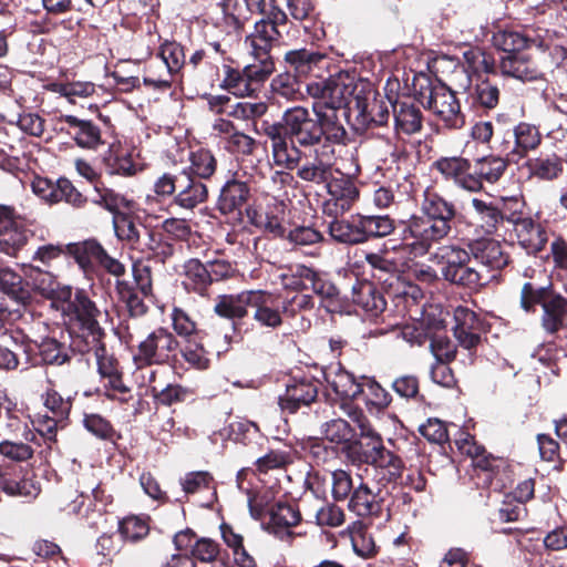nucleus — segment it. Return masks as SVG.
<instances>
[{
    "mask_svg": "<svg viewBox=\"0 0 567 567\" xmlns=\"http://www.w3.org/2000/svg\"><path fill=\"white\" fill-rule=\"evenodd\" d=\"M352 90V80L344 74L310 82L307 92L313 99L315 118L308 109L293 106L282 113L279 122H262L261 130L271 141L274 163L293 171L299 165L301 146L312 141L311 133L321 123L322 114H329L332 106H342Z\"/></svg>",
    "mask_w": 567,
    "mask_h": 567,
    "instance_id": "1",
    "label": "nucleus"
},
{
    "mask_svg": "<svg viewBox=\"0 0 567 567\" xmlns=\"http://www.w3.org/2000/svg\"><path fill=\"white\" fill-rule=\"evenodd\" d=\"M420 212L402 223L401 243L392 247L410 258L425 256L434 245L447 238L457 215L454 203L429 188L423 192Z\"/></svg>",
    "mask_w": 567,
    "mask_h": 567,
    "instance_id": "2",
    "label": "nucleus"
},
{
    "mask_svg": "<svg viewBox=\"0 0 567 567\" xmlns=\"http://www.w3.org/2000/svg\"><path fill=\"white\" fill-rule=\"evenodd\" d=\"M332 106L329 114H322L321 123L312 131V141L301 146L297 176L307 183L327 184L333 178L331 159L336 146L344 143L347 131L340 121L339 109Z\"/></svg>",
    "mask_w": 567,
    "mask_h": 567,
    "instance_id": "3",
    "label": "nucleus"
},
{
    "mask_svg": "<svg viewBox=\"0 0 567 567\" xmlns=\"http://www.w3.org/2000/svg\"><path fill=\"white\" fill-rule=\"evenodd\" d=\"M431 260L441 265L444 280L470 290H478L494 277L473 266L470 252L456 244L440 246L432 254Z\"/></svg>",
    "mask_w": 567,
    "mask_h": 567,
    "instance_id": "4",
    "label": "nucleus"
},
{
    "mask_svg": "<svg viewBox=\"0 0 567 567\" xmlns=\"http://www.w3.org/2000/svg\"><path fill=\"white\" fill-rule=\"evenodd\" d=\"M348 458L354 465H371L379 477V483L385 485L395 482L402 473V460L383 444L377 446H363L360 441H354L348 447Z\"/></svg>",
    "mask_w": 567,
    "mask_h": 567,
    "instance_id": "5",
    "label": "nucleus"
},
{
    "mask_svg": "<svg viewBox=\"0 0 567 567\" xmlns=\"http://www.w3.org/2000/svg\"><path fill=\"white\" fill-rule=\"evenodd\" d=\"M341 74L348 75L352 80L353 90L346 97V102L339 109V113L344 106L349 105V110L355 112L357 121L362 126L385 124L390 117L389 106L392 107L393 103L391 101L378 100L374 91L370 87L364 96H361L365 86H370V84L364 82L358 84L355 78L349 73L340 72L337 75Z\"/></svg>",
    "mask_w": 567,
    "mask_h": 567,
    "instance_id": "6",
    "label": "nucleus"
},
{
    "mask_svg": "<svg viewBox=\"0 0 567 567\" xmlns=\"http://www.w3.org/2000/svg\"><path fill=\"white\" fill-rule=\"evenodd\" d=\"M68 293L70 299L64 311L79 323L81 331L80 337L83 338L84 343L90 340L96 341L104 339L106 333L99 321L102 317V312L96 307L95 302L81 289H78L74 296H71L70 289Z\"/></svg>",
    "mask_w": 567,
    "mask_h": 567,
    "instance_id": "7",
    "label": "nucleus"
},
{
    "mask_svg": "<svg viewBox=\"0 0 567 567\" xmlns=\"http://www.w3.org/2000/svg\"><path fill=\"white\" fill-rule=\"evenodd\" d=\"M421 103L447 128L456 130L465 124V116L454 92L444 84L431 86L427 92H422Z\"/></svg>",
    "mask_w": 567,
    "mask_h": 567,
    "instance_id": "8",
    "label": "nucleus"
},
{
    "mask_svg": "<svg viewBox=\"0 0 567 567\" xmlns=\"http://www.w3.org/2000/svg\"><path fill=\"white\" fill-rule=\"evenodd\" d=\"M493 43L506 54L519 53L522 50L529 48H536L545 52L550 50L553 39L548 30L530 27L523 30H499L494 33Z\"/></svg>",
    "mask_w": 567,
    "mask_h": 567,
    "instance_id": "9",
    "label": "nucleus"
},
{
    "mask_svg": "<svg viewBox=\"0 0 567 567\" xmlns=\"http://www.w3.org/2000/svg\"><path fill=\"white\" fill-rule=\"evenodd\" d=\"M178 346L172 332L165 328H157L140 342L134 362L146 367L167 363Z\"/></svg>",
    "mask_w": 567,
    "mask_h": 567,
    "instance_id": "10",
    "label": "nucleus"
},
{
    "mask_svg": "<svg viewBox=\"0 0 567 567\" xmlns=\"http://www.w3.org/2000/svg\"><path fill=\"white\" fill-rule=\"evenodd\" d=\"M542 142V134L534 124L520 122L507 132L499 145V151L508 162H518Z\"/></svg>",
    "mask_w": 567,
    "mask_h": 567,
    "instance_id": "11",
    "label": "nucleus"
},
{
    "mask_svg": "<svg viewBox=\"0 0 567 567\" xmlns=\"http://www.w3.org/2000/svg\"><path fill=\"white\" fill-rule=\"evenodd\" d=\"M31 236L24 220L9 206L0 205V251L17 256Z\"/></svg>",
    "mask_w": 567,
    "mask_h": 567,
    "instance_id": "12",
    "label": "nucleus"
},
{
    "mask_svg": "<svg viewBox=\"0 0 567 567\" xmlns=\"http://www.w3.org/2000/svg\"><path fill=\"white\" fill-rule=\"evenodd\" d=\"M267 16V19L262 18L255 23L254 31L246 38L250 54L270 55L279 38L277 27L287 21V14L282 10H276Z\"/></svg>",
    "mask_w": 567,
    "mask_h": 567,
    "instance_id": "13",
    "label": "nucleus"
},
{
    "mask_svg": "<svg viewBox=\"0 0 567 567\" xmlns=\"http://www.w3.org/2000/svg\"><path fill=\"white\" fill-rule=\"evenodd\" d=\"M434 167L446 182L467 192H478L483 187L480 178L473 174L471 162L462 156L441 157Z\"/></svg>",
    "mask_w": 567,
    "mask_h": 567,
    "instance_id": "14",
    "label": "nucleus"
},
{
    "mask_svg": "<svg viewBox=\"0 0 567 567\" xmlns=\"http://www.w3.org/2000/svg\"><path fill=\"white\" fill-rule=\"evenodd\" d=\"M32 190L40 198L50 204L65 202L74 207H81L86 198L73 186L68 178H59L55 182L45 177H35L32 182Z\"/></svg>",
    "mask_w": 567,
    "mask_h": 567,
    "instance_id": "15",
    "label": "nucleus"
},
{
    "mask_svg": "<svg viewBox=\"0 0 567 567\" xmlns=\"http://www.w3.org/2000/svg\"><path fill=\"white\" fill-rule=\"evenodd\" d=\"M328 198L323 212L330 217H339L351 209L359 198V189L354 182L347 176L332 178L328 185Z\"/></svg>",
    "mask_w": 567,
    "mask_h": 567,
    "instance_id": "16",
    "label": "nucleus"
},
{
    "mask_svg": "<svg viewBox=\"0 0 567 567\" xmlns=\"http://www.w3.org/2000/svg\"><path fill=\"white\" fill-rule=\"evenodd\" d=\"M318 395V381L310 377L293 378L286 385V392L279 396L282 411L295 413L301 406L312 403Z\"/></svg>",
    "mask_w": 567,
    "mask_h": 567,
    "instance_id": "17",
    "label": "nucleus"
},
{
    "mask_svg": "<svg viewBox=\"0 0 567 567\" xmlns=\"http://www.w3.org/2000/svg\"><path fill=\"white\" fill-rule=\"evenodd\" d=\"M254 320L264 328L276 329L282 324V302L266 290H251L250 307Z\"/></svg>",
    "mask_w": 567,
    "mask_h": 567,
    "instance_id": "18",
    "label": "nucleus"
},
{
    "mask_svg": "<svg viewBox=\"0 0 567 567\" xmlns=\"http://www.w3.org/2000/svg\"><path fill=\"white\" fill-rule=\"evenodd\" d=\"M463 85L466 94V103L477 110H493L498 105L501 90L488 78L477 76L475 82L471 75H466Z\"/></svg>",
    "mask_w": 567,
    "mask_h": 567,
    "instance_id": "19",
    "label": "nucleus"
},
{
    "mask_svg": "<svg viewBox=\"0 0 567 567\" xmlns=\"http://www.w3.org/2000/svg\"><path fill=\"white\" fill-rule=\"evenodd\" d=\"M453 317L454 337L460 346L467 350L475 348L481 341L482 320L473 310L462 306L455 308Z\"/></svg>",
    "mask_w": 567,
    "mask_h": 567,
    "instance_id": "20",
    "label": "nucleus"
},
{
    "mask_svg": "<svg viewBox=\"0 0 567 567\" xmlns=\"http://www.w3.org/2000/svg\"><path fill=\"white\" fill-rule=\"evenodd\" d=\"M468 247L471 257L486 269L484 272L487 275L503 269L508 264V255L497 240L488 238L475 240Z\"/></svg>",
    "mask_w": 567,
    "mask_h": 567,
    "instance_id": "21",
    "label": "nucleus"
},
{
    "mask_svg": "<svg viewBox=\"0 0 567 567\" xmlns=\"http://www.w3.org/2000/svg\"><path fill=\"white\" fill-rule=\"evenodd\" d=\"M394 131L398 136H411L423 128V114L417 104L410 100H398L392 104Z\"/></svg>",
    "mask_w": 567,
    "mask_h": 567,
    "instance_id": "22",
    "label": "nucleus"
},
{
    "mask_svg": "<svg viewBox=\"0 0 567 567\" xmlns=\"http://www.w3.org/2000/svg\"><path fill=\"white\" fill-rule=\"evenodd\" d=\"M158 55L159 71H163L162 78L151 76L146 79L147 82L155 83L163 86H171L173 75L177 74L185 64V53L181 44L176 42H165L161 45Z\"/></svg>",
    "mask_w": 567,
    "mask_h": 567,
    "instance_id": "23",
    "label": "nucleus"
},
{
    "mask_svg": "<svg viewBox=\"0 0 567 567\" xmlns=\"http://www.w3.org/2000/svg\"><path fill=\"white\" fill-rule=\"evenodd\" d=\"M498 66L504 76H511L523 82L542 78V71L526 53L505 54L499 59Z\"/></svg>",
    "mask_w": 567,
    "mask_h": 567,
    "instance_id": "24",
    "label": "nucleus"
},
{
    "mask_svg": "<svg viewBox=\"0 0 567 567\" xmlns=\"http://www.w3.org/2000/svg\"><path fill=\"white\" fill-rule=\"evenodd\" d=\"M249 195L250 188L247 182L236 174L234 178L228 179L221 187L217 202L218 209L224 215L240 212L247 203Z\"/></svg>",
    "mask_w": 567,
    "mask_h": 567,
    "instance_id": "25",
    "label": "nucleus"
},
{
    "mask_svg": "<svg viewBox=\"0 0 567 567\" xmlns=\"http://www.w3.org/2000/svg\"><path fill=\"white\" fill-rule=\"evenodd\" d=\"M61 122L68 127L66 133L82 148H95L102 143L101 131L92 121L81 120L74 115H62Z\"/></svg>",
    "mask_w": 567,
    "mask_h": 567,
    "instance_id": "26",
    "label": "nucleus"
},
{
    "mask_svg": "<svg viewBox=\"0 0 567 567\" xmlns=\"http://www.w3.org/2000/svg\"><path fill=\"white\" fill-rule=\"evenodd\" d=\"M329 224V234L338 243L357 245L364 243L362 215H352L349 218L332 217Z\"/></svg>",
    "mask_w": 567,
    "mask_h": 567,
    "instance_id": "27",
    "label": "nucleus"
},
{
    "mask_svg": "<svg viewBox=\"0 0 567 567\" xmlns=\"http://www.w3.org/2000/svg\"><path fill=\"white\" fill-rule=\"evenodd\" d=\"M351 300L372 317L384 311L386 302L374 286L365 280H355L351 287Z\"/></svg>",
    "mask_w": 567,
    "mask_h": 567,
    "instance_id": "28",
    "label": "nucleus"
},
{
    "mask_svg": "<svg viewBox=\"0 0 567 567\" xmlns=\"http://www.w3.org/2000/svg\"><path fill=\"white\" fill-rule=\"evenodd\" d=\"M518 244L527 251V254H537L543 250L548 241L545 228L526 217L523 221L514 227Z\"/></svg>",
    "mask_w": 567,
    "mask_h": 567,
    "instance_id": "29",
    "label": "nucleus"
},
{
    "mask_svg": "<svg viewBox=\"0 0 567 567\" xmlns=\"http://www.w3.org/2000/svg\"><path fill=\"white\" fill-rule=\"evenodd\" d=\"M379 492L380 491L374 492L367 483L361 481L360 484L354 487L349 498V511L353 512L359 517L378 515L381 509Z\"/></svg>",
    "mask_w": 567,
    "mask_h": 567,
    "instance_id": "30",
    "label": "nucleus"
},
{
    "mask_svg": "<svg viewBox=\"0 0 567 567\" xmlns=\"http://www.w3.org/2000/svg\"><path fill=\"white\" fill-rule=\"evenodd\" d=\"M251 290H245L236 295H219L216 299L214 311L221 318L234 321L247 316L250 307Z\"/></svg>",
    "mask_w": 567,
    "mask_h": 567,
    "instance_id": "31",
    "label": "nucleus"
},
{
    "mask_svg": "<svg viewBox=\"0 0 567 567\" xmlns=\"http://www.w3.org/2000/svg\"><path fill=\"white\" fill-rule=\"evenodd\" d=\"M143 230V238L137 251L145 254L146 259L155 260L156 262L164 264L174 254V247L171 243L164 239L161 231L146 228Z\"/></svg>",
    "mask_w": 567,
    "mask_h": 567,
    "instance_id": "32",
    "label": "nucleus"
},
{
    "mask_svg": "<svg viewBox=\"0 0 567 567\" xmlns=\"http://www.w3.org/2000/svg\"><path fill=\"white\" fill-rule=\"evenodd\" d=\"M182 177H185V179L179 183L174 203L182 208L193 209L207 198V187L203 182L192 177L186 172L182 173Z\"/></svg>",
    "mask_w": 567,
    "mask_h": 567,
    "instance_id": "33",
    "label": "nucleus"
},
{
    "mask_svg": "<svg viewBox=\"0 0 567 567\" xmlns=\"http://www.w3.org/2000/svg\"><path fill=\"white\" fill-rule=\"evenodd\" d=\"M289 68L298 75L315 73L327 64V55L307 49L291 50L285 55Z\"/></svg>",
    "mask_w": 567,
    "mask_h": 567,
    "instance_id": "34",
    "label": "nucleus"
},
{
    "mask_svg": "<svg viewBox=\"0 0 567 567\" xmlns=\"http://www.w3.org/2000/svg\"><path fill=\"white\" fill-rule=\"evenodd\" d=\"M182 285L187 291L205 296L212 285L207 266L198 259H188L183 265Z\"/></svg>",
    "mask_w": 567,
    "mask_h": 567,
    "instance_id": "35",
    "label": "nucleus"
},
{
    "mask_svg": "<svg viewBox=\"0 0 567 567\" xmlns=\"http://www.w3.org/2000/svg\"><path fill=\"white\" fill-rule=\"evenodd\" d=\"M0 489L9 496L22 497L27 501L34 499L41 491L37 481L21 474H2L0 476Z\"/></svg>",
    "mask_w": 567,
    "mask_h": 567,
    "instance_id": "36",
    "label": "nucleus"
},
{
    "mask_svg": "<svg viewBox=\"0 0 567 567\" xmlns=\"http://www.w3.org/2000/svg\"><path fill=\"white\" fill-rule=\"evenodd\" d=\"M66 252L71 255L84 272L93 270L99 264L104 248L95 240L87 239L80 243H71L65 246Z\"/></svg>",
    "mask_w": 567,
    "mask_h": 567,
    "instance_id": "37",
    "label": "nucleus"
},
{
    "mask_svg": "<svg viewBox=\"0 0 567 567\" xmlns=\"http://www.w3.org/2000/svg\"><path fill=\"white\" fill-rule=\"evenodd\" d=\"M22 272L27 286L43 297L50 298L58 289L56 277L49 270L41 269L31 264L22 265Z\"/></svg>",
    "mask_w": 567,
    "mask_h": 567,
    "instance_id": "38",
    "label": "nucleus"
},
{
    "mask_svg": "<svg viewBox=\"0 0 567 567\" xmlns=\"http://www.w3.org/2000/svg\"><path fill=\"white\" fill-rule=\"evenodd\" d=\"M567 320V300L561 296L543 302L542 326L548 333L557 332Z\"/></svg>",
    "mask_w": 567,
    "mask_h": 567,
    "instance_id": "39",
    "label": "nucleus"
},
{
    "mask_svg": "<svg viewBox=\"0 0 567 567\" xmlns=\"http://www.w3.org/2000/svg\"><path fill=\"white\" fill-rule=\"evenodd\" d=\"M326 379L336 394L342 399L355 400L364 389L362 381H358L352 373L342 368H338L333 375L328 374Z\"/></svg>",
    "mask_w": 567,
    "mask_h": 567,
    "instance_id": "40",
    "label": "nucleus"
},
{
    "mask_svg": "<svg viewBox=\"0 0 567 567\" xmlns=\"http://www.w3.org/2000/svg\"><path fill=\"white\" fill-rule=\"evenodd\" d=\"M223 17L220 23L227 34L238 33L249 19V12L245 4L238 0H221L219 3Z\"/></svg>",
    "mask_w": 567,
    "mask_h": 567,
    "instance_id": "41",
    "label": "nucleus"
},
{
    "mask_svg": "<svg viewBox=\"0 0 567 567\" xmlns=\"http://www.w3.org/2000/svg\"><path fill=\"white\" fill-rule=\"evenodd\" d=\"M79 351L93 352L96 359L99 374L102 378L106 379L118 372L116 361L111 354H109L104 339L96 341L90 340L85 342L83 347L79 348Z\"/></svg>",
    "mask_w": 567,
    "mask_h": 567,
    "instance_id": "42",
    "label": "nucleus"
},
{
    "mask_svg": "<svg viewBox=\"0 0 567 567\" xmlns=\"http://www.w3.org/2000/svg\"><path fill=\"white\" fill-rule=\"evenodd\" d=\"M103 163L110 175L130 176L135 173V164L131 154L121 147H111L105 154Z\"/></svg>",
    "mask_w": 567,
    "mask_h": 567,
    "instance_id": "43",
    "label": "nucleus"
},
{
    "mask_svg": "<svg viewBox=\"0 0 567 567\" xmlns=\"http://www.w3.org/2000/svg\"><path fill=\"white\" fill-rule=\"evenodd\" d=\"M463 60L466 72H471L477 76L481 73L494 74L496 72V63L494 58L481 48H470L463 52Z\"/></svg>",
    "mask_w": 567,
    "mask_h": 567,
    "instance_id": "44",
    "label": "nucleus"
},
{
    "mask_svg": "<svg viewBox=\"0 0 567 567\" xmlns=\"http://www.w3.org/2000/svg\"><path fill=\"white\" fill-rule=\"evenodd\" d=\"M472 206L484 233L493 234L497 231L498 226L503 224L502 213L498 212V207L478 198L472 199Z\"/></svg>",
    "mask_w": 567,
    "mask_h": 567,
    "instance_id": "45",
    "label": "nucleus"
},
{
    "mask_svg": "<svg viewBox=\"0 0 567 567\" xmlns=\"http://www.w3.org/2000/svg\"><path fill=\"white\" fill-rule=\"evenodd\" d=\"M321 434L332 444H347V449L353 443L351 442L354 434L353 429L343 419H332L322 423Z\"/></svg>",
    "mask_w": 567,
    "mask_h": 567,
    "instance_id": "46",
    "label": "nucleus"
},
{
    "mask_svg": "<svg viewBox=\"0 0 567 567\" xmlns=\"http://www.w3.org/2000/svg\"><path fill=\"white\" fill-rule=\"evenodd\" d=\"M301 519L299 511L287 503H277L269 508V524L275 533L276 528H290Z\"/></svg>",
    "mask_w": 567,
    "mask_h": 567,
    "instance_id": "47",
    "label": "nucleus"
},
{
    "mask_svg": "<svg viewBox=\"0 0 567 567\" xmlns=\"http://www.w3.org/2000/svg\"><path fill=\"white\" fill-rule=\"evenodd\" d=\"M43 363L62 365L70 360L69 348L54 338H44L38 346Z\"/></svg>",
    "mask_w": 567,
    "mask_h": 567,
    "instance_id": "48",
    "label": "nucleus"
},
{
    "mask_svg": "<svg viewBox=\"0 0 567 567\" xmlns=\"http://www.w3.org/2000/svg\"><path fill=\"white\" fill-rule=\"evenodd\" d=\"M507 163L499 156H485L476 161L475 174L480 182L486 181L488 183L497 182L506 169Z\"/></svg>",
    "mask_w": 567,
    "mask_h": 567,
    "instance_id": "49",
    "label": "nucleus"
},
{
    "mask_svg": "<svg viewBox=\"0 0 567 567\" xmlns=\"http://www.w3.org/2000/svg\"><path fill=\"white\" fill-rule=\"evenodd\" d=\"M115 291L131 317H141L147 311V306L128 281L116 280Z\"/></svg>",
    "mask_w": 567,
    "mask_h": 567,
    "instance_id": "50",
    "label": "nucleus"
},
{
    "mask_svg": "<svg viewBox=\"0 0 567 567\" xmlns=\"http://www.w3.org/2000/svg\"><path fill=\"white\" fill-rule=\"evenodd\" d=\"M220 87L239 96H248L255 91L250 83H248L245 70L239 71L229 65H224V79Z\"/></svg>",
    "mask_w": 567,
    "mask_h": 567,
    "instance_id": "51",
    "label": "nucleus"
},
{
    "mask_svg": "<svg viewBox=\"0 0 567 567\" xmlns=\"http://www.w3.org/2000/svg\"><path fill=\"white\" fill-rule=\"evenodd\" d=\"M317 272L305 265H292L287 272L280 275L284 287L290 289H309L311 280Z\"/></svg>",
    "mask_w": 567,
    "mask_h": 567,
    "instance_id": "52",
    "label": "nucleus"
},
{
    "mask_svg": "<svg viewBox=\"0 0 567 567\" xmlns=\"http://www.w3.org/2000/svg\"><path fill=\"white\" fill-rule=\"evenodd\" d=\"M147 227L141 223H135L130 218L123 217L114 223V229L117 238L125 241L131 249L136 250L143 238V230Z\"/></svg>",
    "mask_w": 567,
    "mask_h": 567,
    "instance_id": "53",
    "label": "nucleus"
},
{
    "mask_svg": "<svg viewBox=\"0 0 567 567\" xmlns=\"http://www.w3.org/2000/svg\"><path fill=\"white\" fill-rule=\"evenodd\" d=\"M254 62L247 64L245 75L248 83L252 86V83H262L266 81L275 71V63L271 55L251 54Z\"/></svg>",
    "mask_w": 567,
    "mask_h": 567,
    "instance_id": "54",
    "label": "nucleus"
},
{
    "mask_svg": "<svg viewBox=\"0 0 567 567\" xmlns=\"http://www.w3.org/2000/svg\"><path fill=\"white\" fill-rule=\"evenodd\" d=\"M189 171L193 175L198 178H209L214 175L217 162L213 153L208 150L200 148L196 152H192L189 155Z\"/></svg>",
    "mask_w": 567,
    "mask_h": 567,
    "instance_id": "55",
    "label": "nucleus"
},
{
    "mask_svg": "<svg viewBox=\"0 0 567 567\" xmlns=\"http://www.w3.org/2000/svg\"><path fill=\"white\" fill-rule=\"evenodd\" d=\"M342 408L351 420L357 423L360 430V436L369 440L368 443H363V446H377L378 443L383 444L381 435L371 426L370 422L360 410L348 403L342 404Z\"/></svg>",
    "mask_w": 567,
    "mask_h": 567,
    "instance_id": "56",
    "label": "nucleus"
},
{
    "mask_svg": "<svg viewBox=\"0 0 567 567\" xmlns=\"http://www.w3.org/2000/svg\"><path fill=\"white\" fill-rule=\"evenodd\" d=\"M362 385H364L361 395L368 406L372 405L381 410L391 403V395L378 382L370 378H362Z\"/></svg>",
    "mask_w": 567,
    "mask_h": 567,
    "instance_id": "57",
    "label": "nucleus"
},
{
    "mask_svg": "<svg viewBox=\"0 0 567 567\" xmlns=\"http://www.w3.org/2000/svg\"><path fill=\"white\" fill-rule=\"evenodd\" d=\"M364 243L372 237H385L394 229L393 220L389 216L362 215Z\"/></svg>",
    "mask_w": 567,
    "mask_h": 567,
    "instance_id": "58",
    "label": "nucleus"
},
{
    "mask_svg": "<svg viewBox=\"0 0 567 567\" xmlns=\"http://www.w3.org/2000/svg\"><path fill=\"white\" fill-rule=\"evenodd\" d=\"M271 89L276 95L286 99L287 101H296L301 95L300 83L296 75L288 72L277 75L271 81Z\"/></svg>",
    "mask_w": 567,
    "mask_h": 567,
    "instance_id": "59",
    "label": "nucleus"
},
{
    "mask_svg": "<svg viewBox=\"0 0 567 567\" xmlns=\"http://www.w3.org/2000/svg\"><path fill=\"white\" fill-rule=\"evenodd\" d=\"M150 527L146 520L137 516H128L118 523V532L123 539L137 542L148 534Z\"/></svg>",
    "mask_w": 567,
    "mask_h": 567,
    "instance_id": "60",
    "label": "nucleus"
},
{
    "mask_svg": "<svg viewBox=\"0 0 567 567\" xmlns=\"http://www.w3.org/2000/svg\"><path fill=\"white\" fill-rule=\"evenodd\" d=\"M331 494L336 502L349 499L354 485L351 475L343 471L337 470L330 473Z\"/></svg>",
    "mask_w": 567,
    "mask_h": 567,
    "instance_id": "61",
    "label": "nucleus"
},
{
    "mask_svg": "<svg viewBox=\"0 0 567 567\" xmlns=\"http://www.w3.org/2000/svg\"><path fill=\"white\" fill-rule=\"evenodd\" d=\"M148 262V259H137L132 264L134 282L144 297L151 296L153 291L152 268Z\"/></svg>",
    "mask_w": 567,
    "mask_h": 567,
    "instance_id": "62",
    "label": "nucleus"
},
{
    "mask_svg": "<svg viewBox=\"0 0 567 567\" xmlns=\"http://www.w3.org/2000/svg\"><path fill=\"white\" fill-rule=\"evenodd\" d=\"M458 432L460 437L456 439V444L458 445V449L462 450L464 453L468 454L470 456H472L474 458L476 466L485 471H489L492 466L488 458H480L484 453V449L474 442V437L471 434L461 431Z\"/></svg>",
    "mask_w": 567,
    "mask_h": 567,
    "instance_id": "63",
    "label": "nucleus"
},
{
    "mask_svg": "<svg viewBox=\"0 0 567 567\" xmlns=\"http://www.w3.org/2000/svg\"><path fill=\"white\" fill-rule=\"evenodd\" d=\"M524 202L519 197L503 198L498 212L502 213L503 223H508L513 227L517 226L518 223L523 221L526 217H523Z\"/></svg>",
    "mask_w": 567,
    "mask_h": 567,
    "instance_id": "64",
    "label": "nucleus"
}]
</instances>
